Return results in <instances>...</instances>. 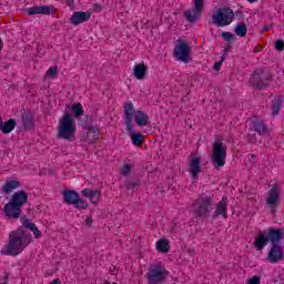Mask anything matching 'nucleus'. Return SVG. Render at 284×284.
<instances>
[{
	"label": "nucleus",
	"mask_w": 284,
	"mask_h": 284,
	"mask_svg": "<svg viewBox=\"0 0 284 284\" xmlns=\"http://www.w3.org/2000/svg\"><path fill=\"white\" fill-rule=\"evenodd\" d=\"M30 243H32V234L23 226H20L9 233L8 243L1 250V254L4 256H19Z\"/></svg>",
	"instance_id": "f257e3e1"
},
{
	"label": "nucleus",
	"mask_w": 284,
	"mask_h": 284,
	"mask_svg": "<svg viewBox=\"0 0 284 284\" xmlns=\"http://www.w3.org/2000/svg\"><path fill=\"white\" fill-rule=\"evenodd\" d=\"M216 209L214 195L202 193L193 201L191 212L196 221L199 219H210V214Z\"/></svg>",
	"instance_id": "f03ea898"
},
{
	"label": "nucleus",
	"mask_w": 284,
	"mask_h": 284,
	"mask_svg": "<svg viewBox=\"0 0 284 284\" xmlns=\"http://www.w3.org/2000/svg\"><path fill=\"white\" fill-rule=\"evenodd\" d=\"M124 112V125H126L128 132H132V121L134 119L136 125L140 128H145V125H150V115L143 112L142 110H134V103L132 101H128L123 105Z\"/></svg>",
	"instance_id": "7ed1b4c3"
},
{
	"label": "nucleus",
	"mask_w": 284,
	"mask_h": 284,
	"mask_svg": "<svg viewBox=\"0 0 284 284\" xmlns=\"http://www.w3.org/2000/svg\"><path fill=\"white\" fill-rule=\"evenodd\" d=\"M28 203V193L18 191L13 193L11 201L4 205V215L8 219L17 220L21 216V207Z\"/></svg>",
	"instance_id": "20e7f679"
},
{
	"label": "nucleus",
	"mask_w": 284,
	"mask_h": 284,
	"mask_svg": "<svg viewBox=\"0 0 284 284\" xmlns=\"http://www.w3.org/2000/svg\"><path fill=\"white\" fill-rule=\"evenodd\" d=\"M77 134V122L70 113L64 115L59 121L58 139H64V141H74Z\"/></svg>",
	"instance_id": "39448f33"
},
{
	"label": "nucleus",
	"mask_w": 284,
	"mask_h": 284,
	"mask_svg": "<svg viewBox=\"0 0 284 284\" xmlns=\"http://www.w3.org/2000/svg\"><path fill=\"white\" fill-rule=\"evenodd\" d=\"M227 159V145L223 142H214L211 154V162L216 170L225 165V160Z\"/></svg>",
	"instance_id": "423d86ee"
},
{
	"label": "nucleus",
	"mask_w": 284,
	"mask_h": 284,
	"mask_svg": "<svg viewBox=\"0 0 284 284\" xmlns=\"http://www.w3.org/2000/svg\"><path fill=\"white\" fill-rule=\"evenodd\" d=\"M234 21V11L231 8H221L212 16V24L217 28H225Z\"/></svg>",
	"instance_id": "0eeeda50"
},
{
	"label": "nucleus",
	"mask_w": 284,
	"mask_h": 284,
	"mask_svg": "<svg viewBox=\"0 0 284 284\" xmlns=\"http://www.w3.org/2000/svg\"><path fill=\"white\" fill-rule=\"evenodd\" d=\"M270 79H272V74L268 71L256 69L253 71L250 82L256 90H265V88L268 85L265 81H270Z\"/></svg>",
	"instance_id": "6e6552de"
},
{
	"label": "nucleus",
	"mask_w": 284,
	"mask_h": 284,
	"mask_svg": "<svg viewBox=\"0 0 284 284\" xmlns=\"http://www.w3.org/2000/svg\"><path fill=\"white\" fill-rule=\"evenodd\" d=\"M192 49L190 44L184 40H179L178 44L173 49V57L176 61H182L183 63H190V52Z\"/></svg>",
	"instance_id": "1a4fd4ad"
},
{
	"label": "nucleus",
	"mask_w": 284,
	"mask_h": 284,
	"mask_svg": "<svg viewBox=\"0 0 284 284\" xmlns=\"http://www.w3.org/2000/svg\"><path fill=\"white\" fill-rule=\"evenodd\" d=\"M146 276L149 284H163L168 278V271L161 266H155L148 272Z\"/></svg>",
	"instance_id": "9d476101"
},
{
	"label": "nucleus",
	"mask_w": 284,
	"mask_h": 284,
	"mask_svg": "<svg viewBox=\"0 0 284 284\" xmlns=\"http://www.w3.org/2000/svg\"><path fill=\"white\" fill-rule=\"evenodd\" d=\"M203 13V0H194V7L184 12V19L189 23H194L201 19Z\"/></svg>",
	"instance_id": "9b49d317"
},
{
	"label": "nucleus",
	"mask_w": 284,
	"mask_h": 284,
	"mask_svg": "<svg viewBox=\"0 0 284 284\" xmlns=\"http://www.w3.org/2000/svg\"><path fill=\"white\" fill-rule=\"evenodd\" d=\"M267 194L266 205L271 209V212H275L278 203L281 202V187L275 184L270 189Z\"/></svg>",
	"instance_id": "f8f14e48"
},
{
	"label": "nucleus",
	"mask_w": 284,
	"mask_h": 284,
	"mask_svg": "<svg viewBox=\"0 0 284 284\" xmlns=\"http://www.w3.org/2000/svg\"><path fill=\"white\" fill-rule=\"evenodd\" d=\"M57 9L53 6H33L27 9V14L32 17V14H54Z\"/></svg>",
	"instance_id": "ddd939ff"
},
{
	"label": "nucleus",
	"mask_w": 284,
	"mask_h": 284,
	"mask_svg": "<svg viewBox=\"0 0 284 284\" xmlns=\"http://www.w3.org/2000/svg\"><path fill=\"white\" fill-rule=\"evenodd\" d=\"M267 261L268 263H278L280 261H283V246L278 244L272 245Z\"/></svg>",
	"instance_id": "4468645a"
},
{
	"label": "nucleus",
	"mask_w": 284,
	"mask_h": 284,
	"mask_svg": "<svg viewBox=\"0 0 284 284\" xmlns=\"http://www.w3.org/2000/svg\"><path fill=\"white\" fill-rule=\"evenodd\" d=\"M90 17H92L90 12L75 11L70 18V23L72 26H79L81 23H85V21H90Z\"/></svg>",
	"instance_id": "2eb2a0df"
},
{
	"label": "nucleus",
	"mask_w": 284,
	"mask_h": 284,
	"mask_svg": "<svg viewBox=\"0 0 284 284\" xmlns=\"http://www.w3.org/2000/svg\"><path fill=\"white\" fill-rule=\"evenodd\" d=\"M216 210L214 211L212 219H219V216H223V219H227V197L224 196L222 200L215 204Z\"/></svg>",
	"instance_id": "dca6fc26"
},
{
	"label": "nucleus",
	"mask_w": 284,
	"mask_h": 284,
	"mask_svg": "<svg viewBox=\"0 0 284 284\" xmlns=\"http://www.w3.org/2000/svg\"><path fill=\"white\" fill-rule=\"evenodd\" d=\"M266 236L268 237V241H271L272 245H278V243L284 239V230L271 229L266 232Z\"/></svg>",
	"instance_id": "f3484780"
},
{
	"label": "nucleus",
	"mask_w": 284,
	"mask_h": 284,
	"mask_svg": "<svg viewBox=\"0 0 284 284\" xmlns=\"http://www.w3.org/2000/svg\"><path fill=\"white\" fill-rule=\"evenodd\" d=\"M82 196L89 199L93 205H97L99 201H101V191L100 190H91L89 187L82 190Z\"/></svg>",
	"instance_id": "a211bd4d"
},
{
	"label": "nucleus",
	"mask_w": 284,
	"mask_h": 284,
	"mask_svg": "<svg viewBox=\"0 0 284 284\" xmlns=\"http://www.w3.org/2000/svg\"><path fill=\"white\" fill-rule=\"evenodd\" d=\"M189 171L192 179H196L201 174V158H193L190 161Z\"/></svg>",
	"instance_id": "6ab92c4d"
},
{
	"label": "nucleus",
	"mask_w": 284,
	"mask_h": 284,
	"mask_svg": "<svg viewBox=\"0 0 284 284\" xmlns=\"http://www.w3.org/2000/svg\"><path fill=\"white\" fill-rule=\"evenodd\" d=\"M21 223H22L21 227H23V230H30L31 232H33V235L36 236V239H41V236H43V233H41V231L37 229V225L30 222L29 219L22 217Z\"/></svg>",
	"instance_id": "aec40b11"
},
{
	"label": "nucleus",
	"mask_w": 284,
	"mask_h": 284,
	"mask_svg": "<svg viewBox=\"0 0 284 284\" xmlns=\"http://www.w3.org/2000/svg\"><path fill=\"white\" fill-rule=\"evenodd\" d=\"M250 129L257 132V134L265 135L267 134V125L263 122V120H251Z\"/></svg>",
	"instance_id": "412c9836"
},
{
	"label": "nucleus",
	"mask_w": 284,
	"mask_h": 284,
	"mask_svg": "<svg viewBox=\"0 0 284 284\" xmlns=\"http://www.w3.org/2000/svg\"><path fill=\"white\" fill-rule=\"evenodd\" d=\"M267 243H270V239L267 237V231H264L255 237L253 245L256 247V250H263Z\"/></svg>",
	"instance_id": "4be33fe9"
},
{
	"label": "nucleus",
	"mask_w": 284,
	"mask_h": 284,
	"mask_svg": "<svg viewBox=\"0 0 284 284\" xmlns=\"http://www.w3.org/2000/svg\"><path fill=\"white\" fill-rule=\"evenodd\" d=\"M100 134L101 132L99 131V128L90 126L84 136L85 143H94L97 139H99Z\"/></svg>",
	"instance_id": "5701e85b"
},
{
	"label": "nucleus",
	"mask_w": 284,
	"mask_h": 284,
	"mask_svg": "<svg viewBox=\"0 0 284 284\" xmlns=\"http://www.w3.org/2000/svg\"><path fill=\"white\" fill-rule=\"evenodd\" d=\"M133 74L139 81L145 79L148 74V67H145V63L142 62L140 64H135L133 69Z\"/></svg>",
	"instance_id": "b1692460"
},
{
	"label": "nucleus",
	"mask_w": 284,
	"mask_h": 284,
	"mask_svg": "<svg viewBox=\"0 0 284 284\" xmlns=\"http://www.w3.org/2000/svg\"><path fill=\"white\" fill-rule=\"evenodd\" d=\"M14 128H17V120L9 119L7 122H2L0 125V132H2V134H10Z\"/></svg>",
	"instance_id": "393cba45"
},
{
	"label": "nucleus",
	"mask_w": 284,
	"mask_h": 284,
	"mask_svg": "<svg viewBox=\"0 0 284 284\" xmlns=\"http://www.w3.org/2000/svg\"><path fill=\"white\" fill-rule=\"evenodd\" d=\"M78 197H79V193H77V191L67 190L63 193L64 203H67L68 205H74Z\"/></svg>",
	"instance_id": "a878e982"
},
{
	"label": "nucleus",
	"mask_w": 284,
	"mask_h": 284,
	"mask_svg": "<svg viewBox=\"0 0 284 284\" xmlns=\"http://www.w3.org/2000/svg\"><path fill=\"white\" fill-rule=\"evenodd\" d=\"M17 187H21V182L17 180L7 181L2 186L3 194H10L12 190H17Z\"/></svg>",
	"instance_id": "bb28decb"
},
{
	"label": "nucleus",
	"mask_w": 284,
	"mask_h": 284,
	"mask_svg": "<svg viewBox=\"0 0 284 284\" xmlns=\"http://www.w3.org/2000/svg\"><path fill=\"white\" fill-rule=\"evenodd\" d=\"M283 108V97L274 98L273 104L271 108V112L273 116H276L278 112H281V109Z\"/></svg>",
	"instance_id": "cd10ccee"
},
{
	"label": "nucleus",
	"mask_w": 284,
	"mask_h": 284,
	"mask_svg": "<svg viewBox=\"0 0 284 284\" xmlns=\"http://www.w3.org/2000/svg\"><path fill=\"white\" fill-rule=\"evenodd\" d=\"M155 247L158 252H161L162 254H168V252H170V241L165 239L159 240L155 244Z\"/></svg>",
	"instance_id": "c85d7f7f"
},
{
	"label": "nucleus",
	"mask_w": 284,
	"mask_h": 284,
	"mask_svg": "<svg viewBox=\"0 0 284 284\" xmlns=\"http://www.w3.org/2000/svg\"><path fill=\"white\" fill-rule=\"evenodd\" d=\"M234 32L237 37H245L247 34V26L244 22H239Z\"/></svg>",
	"instance_id": "c756f323"
},
{
	"label": "nucleus",
	"mask_w": 284,
	"mask_h": 284,
	"mask_svg": "<svg viewBox=\"0 0 284 284\" xmlns=\"http://www.w3.org/2000/svg\"><path fill=\"white\" fill-rule=\"evenodd\" d=\"M71 110H72L75 119H81V116H83L84 111H83V105L81 104V102L73 104L71 106Z\"/></svg>",
	"instance_id": "7c9ffc66"
},
{
	"label": "nucleus",
	"mask_w": 284,
	"mask_h": 284,
	"mask_svg": "<svg viewBox=\"0 0 284 284\" xmlns=\"http://www.w3.org/2000/svg\"><path fill=\"white\" fill-rule=\"evenodd\" d=\"M143 134L141 133H136V132H132L131 133V141L133 143V145H143Z\"/></svg>",
	"instance_id": "2f4dec72"
},
{
	"label": "nucleus",
	"mask_w": 284,
	"mask_h": 284,
	"mask_svg": "<svg viewBox=\"0 0 284 284\" xmlns=\"http://www.w3.org/2000/svg\"><path fill=\"white\" fill-rule=\"evenodd\" d=\"M22 125L24 130H31L32 125H34L32 118L30 115H22Z\"/></svg>",
	"instance_id": "473e14b6"
},
{
	"label": "nucleus",
	"mask_w": 284,
	"mask_h": 284,
	"mask_svg": "<svg viewBox=\"0 0 284 284\" xmlns=\"http://www.w3.org/2000/svg\"><path fill=\"white\" fill-rule=\"evenodd\" d=\"M73 205H74V207H77V210H88V202L80 197H78V200H75Z\"/></svg>",
	"instance_id": "72a5a7b5"
},
{
	"label": "nucleus",
	"mask_w": 284,
	"mask_h": 284,
	"mask_svg": "<svg viewBox=\"0 0 284 284\" xmlns=\"http://www.w3.org/2000/svg\"><path fill=\"white\" fill-rule=\"evenodd\" d=\"M57 74H59V69L57 67H51L47 71V77H51L52 79H54Z\"/></svg>",
	"instance_id": "f704fd0d"
},
{
	"label": "nucleus",
	"mask_w": 284,
	"mask_h": 284,
	"mask_svg": "<svg viewBox=\"0 0 284 284\" xmlns=\"http://www.w3.org/2000/svg\"><path fill=\"white\" fill-rule=\"evenodd\" d=\"M140 182L139 181H126L125 187L126 190H134V187H139Z\"/></svg>",
	"instance_id": "c9c22d12"
},
{
	"label": "nucleus",
	"mask_w": 284,
	"mask_h": 284,
	"mask_svg": "<svg viewBox=\"0 0 284 284\" xmlns=\"http://www.w3.org/2000/svg\"><path fill=\"white\" fill-rule=\"evenodd\" d=\"M275 50H277V52H283L284 41L282 39L275 41Z\"/></svg>",
	"instance_id": "e433bc0d"
},
{
	"label": "nucleus",
	"mask_w": 284,
	"mask_h": 284,
	"mask_svg": "<svg viewBox=\"0 0 284 284\" xmlns=\"http://www.w3.org/2000/svg\"><path fill=\"white\" fill-rule=\"evenodd\" d=\"M247 163H250V165L252 168H254L256 165V155L255 154H248L246 158Z\"/></svg>",
	"instance_id": "4c0bfd02"
},
{
	"label": "nucleus",
	"mask_w": 284,
	"mask_h": 284,
	"mask_svg": "<svg viewBox=\"0 0 284 284\" xmlns=\"http://www.w3.org/2000/svg\"><path fill=\"white\" fill-rule=\"evenodd\" d=\"M130 172H132V166H130V164H124L121 170V174L123 176H128L130 174Z\"/></svg>",
	"instance_id": "58836bf2"
},
{
	"label": "nucleus",
	"mask_w": 284,
	"mask_h": 284,
	"mask_svg": "<svg viewBox=\"0 0 284 284\" xmlns=\"http://www.w3.org/2000/svg\"><path fill=\"white\" fill-rule=\"evenodd\" d=\"M222 38L224 41H232L234 39V34L230 33V32H222Z\"/></svg>",
	"instance_id": "ea45409f"
},
{
	"label": "nucleus",
	"mask_w": 284,
	"mask_h": 284,
	"mask_svg": "<svg viewBox=\"0 0 284 284\" xmlns=\"http://www.w3.org/2000/svg\"><path fill=\"white\" fill-rule=\"evenodd\" d=\"M224 61H225V55H223L220 61H217V62L214 63L213 70H216V71L221 70V65H223V62H224Z\"/></svg>",
	"instance_id": "a19ab883"
},
{
	"label": "nucleus",
	"mask_w": 284,
	"mask_h": 284,
	"mask_svg": "<svg viewBox=\"0 0 284 284\" xmlns=\"http://www.w3.org/2000/svg\"><path fill=\"white\" fill-rule=\"evenodd\" d=\"M247 284H261V277L253 276L252 278L248 280Z\"/></svg>",
	"instance_id": "79ce46f5"
},
{
	"label": "nucleus",
	"mask_w": 284,
	"mask_h": 284,
	"mask_svg": "<svg viewBox=\"0 0 284 284\" xmlns=\"http://www.w3.org/2000/svg\"><path fill=\"white\" fill-rule=\"evenodd\" d=\"M94 220H92V215L87 216L85 219V225L87 227H92V223Z\"/></svg>",
	"instance_id": "37998d69"
},
{
	"label": "nucleus",
	"mask_w": 284,
	"mask_h": 284,
	"mask_svg": "<svg viewBox=\"0 0 284 284\" xmlns=\"http://www.w3.org/2000/svg\"><path fill=\"white\" fill-rule=\"evenodd\" d=\"M102 10H103V8L99 3H95L93 6V12H101Z\"/></svg>",
	"instance_id": "c03bdc74"
},
{
	"label": "nucleus",
	"mask_w": 284,
	"mask_h": 284,
	"mask_svg": "<svg viewBox=\"0 0 284 284\" xmlns=\"http://www.w3.org/2000/svg\"><path fill=\"white\" fill-rule=\"evenodd\" d=\"M270 30H272V26H265L263 28V32H270Z\"/></svg>",
	"instance_id": "a18cd8bd"
},
{
	"label": "nucleus",
	"mask_w": 284,
	"mask_h": 284,
	"mask_svg": "<svg viewBox=\"0 0 284 284\" xmlns=\"http://www.w3.org/2000/svg\"><path fill=\"white\" fill-rule=\"evenodd\" d=\"M49 284H61V280L60 278H54L53 281H51V283Z\"/></svg>",
	"instance_id": "49530a36"
},
{
	"label": "nucleus",
	"mask_w": 284,
	"mask_h": 284,
	"mask_svg": "<svg viewBox=\"0 0 284 284\" xmlns=\"http://www.w3.org/2000/svg\"><path fill=\"white\" fill-rule=\"evenodd\" d=\"M3 50V40L0 39V52Z\"/></svg>",
	"instance_id": "de8ad7c7"
},
{
	"label": "nucleus",
	"mask_w": 284,
	"mask_h": 284,
	"mask_svg": "<svg viewBox=\"0 0 284 284\" xmlns=\"http://www.w3.org/2000/svg\"><path fill=\"white\" fill-rule=\"evenodd\" d=\"M9 276H10V275H8V274H6V275H4V284H7V283H8V278H9Z\"/></svg>",
	"instance_id": "09e8293b"
},
{
	"label": "nucleus",
	"mask_w": 284,
	"mask_h": 284,
	"mask_svg": "<svg viewBox=\"0 0 284 284\" xmlns=\"http://www.w3.org/2000/svg\"><path fill=\"white\" fill-rule=\"evenodd\" d=\"M104 284H118L116 282L110 283L109 281L104 282Z\"/></svg>",
	"instance_id": "8fccbe9b"
},
{
	"label": "nucleus",
	"mask_w": 284,
	"mask_h": 284,
	"mask_svg": "<svg viewBox=\"0 0 284 284\" xmlns=\"http://www.w3.org/2000/svg\"><path fill=\"white\" fill-rule=\"evenodd\" d=\"M256 0H247L248 3H254Z\"/></svg>",
	"instance_id": "3c124183"
}]
</instances>
